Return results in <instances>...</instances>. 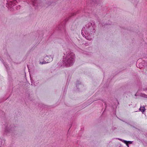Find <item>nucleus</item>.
Here are the masks:
<instances>
[{
  "label": "nucleus",
  "instance_id": "1",
  "mask_svg": "<svg viewBox=\"0 0 147 147\" xmlns=\"http://www.w3.org/2000/svg\"><path fill=\"white\" fill-rule=\"evenodd\" d=\"M75 55L70 51L66 52V55L63 56V62L64 65L69 67L72 65L74 61Z\"/></svg>",
  "mask_w": 147,
  "mask_h": 147
},
{
  "label": "nucleus",
  "instance_id": "2",
  "mask_svg": "<svg viewBox=\"0 0 147 147\" xmlns=\"http://www.w3.org/2000/svg\"><path fill=\"white\" fill-rule=\"evenodd\" d=\"M140 110L142 112H144L145 110V108L144 107H141L140 108Z\"/></svg>",
  "mask_w": 147,
  "mask_h": 147
}]
</instances>
